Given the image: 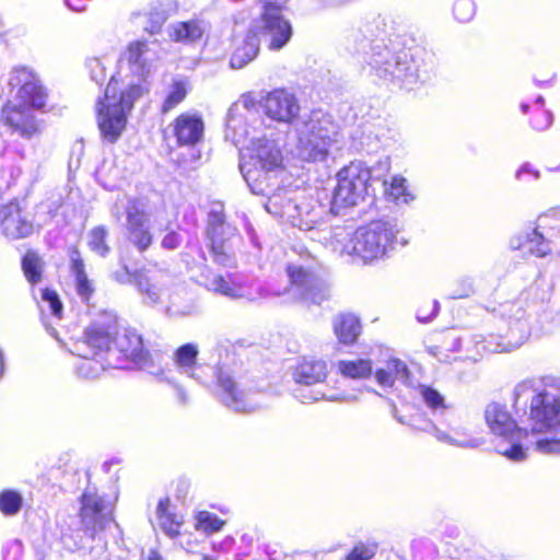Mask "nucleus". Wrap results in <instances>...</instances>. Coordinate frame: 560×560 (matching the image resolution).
I'll use <instances>...</instances> for the list:
<instances>
[{
  "label": "nucleus",
  "instance_id": "nucleus-1",
  "mask_svg": "<svg viewBox=\"0 0 560 560\" xmlns=\"http://www.w3.org/2000/svg\"><path fill=\"white\" fill-rule=\"evenodd\" d=\"M516 407L526 406L525 428H518L505 407L492 408V444L512 462L527 457L530 445L545 455H560V440L541 438L560 427V377H529L513 389Z\"/></svg>",
  "mask_w": 560,
  "mask_h": 560
},
{
  "label": "nucleus",
  "instance_id": "nucleus-2",
  "mask_svg": "<svg viewBox=\"0 0 560 560\" xmlns=\"http://www.w3.org/2000/svg\"><path fill=\"white\" fill-rule=\"evenodd\" d=\"M113 504L97 493L85 490L81 497L80 514L59 513L56 526L58 538L69 551H82L92 559L108 560L103 529L112 517Z\"/></svg>",
  "mask_w": 560,
  "mask_h": 560
},
{
  "label": "nucleus",
  "instance_id": "nucleus-3",
  "mask_svg": "<svg viewBox=\"0 0 560 560\" xmlns=\"http://www.w3.org/2000/svg\"><path fill=\"white\" fill-rule=\"evenodd\" d=\"M394 23L389 18L373 15L352 28L345 37L343 45L349 54L362 59L371 74H387L385 65L400 45L392 39Z\"/></svg>",
  "mask_w": 560,
  "mask_h": 560
},
{
  "label": "nucleus",
  "instance_id": "nucleus-4",
  "mask_svg": "<svg viewBox=\"0 0 560 560\" xmlns=\"http://www.w3.org/2000/svg\"><path fill=\"white\" fill-rule=\"evenodd\" d=\"M293 152L310 163L325 162L332 150H341V133L332 117L322 109L304 114L295 121Z\"/></svg>",
  "mask_w": 560,
  "mask_h": 560
},
{
  "label": "nucleus",
  "instance_id": "nucleus-5",
  "mask_svg": "<svg viewBox=\"0 0 560 560\" xmlns=\"http://www.w3.org/2000/svg\"><path fill=\"white\" fill-rule=\"evenodd\" d=\"M9 84L18 91L16 103L7 110V124L13 132L25 139H32L39 133V126L31 109L43 108L47 93L37 74L25 67L15 68L10 73Z\"/></svg>",
  "mask_w": 560,
  "mask_h": 560
},
{
  "label": "nucleus",
  "instance_id": "nucleus-6",
  "mask_svg": "<svg viewBox=\"0 0 560 560\" xmlns=\"http://www.w3.org/2000/svg\"><path fill=\"white\" fill-rule=\"evenodd\" d=\"M283 155L279 144L268 138L249 139L246 147L240 149V171L250 191L265 195L270 190V182H277L282 171Z\"/></svg>",
  "mask_w": 560,
  "mask_h": 560
},
{
  "label": "nucleus",
  "instance_id": "nucleus-7",
  "mask_svg": "<svg viewBox=\"0 0 560 560\" xmlns=\"http://www.w3.org/2000/svg\"><path fill=\"white\" fill-rule=\"evenodd\" d=\"M289 279L283 291L275 292L284 302L320 305L330 298V284L319 262L311 255L290 261L285 268Z\"/></svg>",
  "mask_w": 560,
  "mask_h": 560
},
{
  "label": "nucleus",
  "instance_id": "nucleus-8",
  "mask_svg": "<svg viewBox=\"0 0 560 560\" xmlns=\"http://www.w3.org/2000/svg\"><path fill=\"white\" fill-rule=\"evenodd\" d=\"M88 343L105 350L107 364L125 369L145 349L142 336L135 328H118L115 324L93 323L86 329Z\"/></svg>",
  "mask_w": 560,
  "mask_h": 560
},
{
  "label": "nucleus",
  "instance_id": "nucleus-9",
  "mask_svg": "<svg viewBox=\"0 0 560 560\" xmlns=\"http://www.w3.org/2000/svg\"><path fill=\"white\" fill-rule=\"evenodd\" d=\"M140 83L130 84L117 96V82L114 77L108 82L104 98L97 102V124L103 138L114 143L118 140L127 124V116L133 104L145 92Z\"/></svg>",
  "mask_w": 560,
  "mask_h": 560
},
{
  "label": "nucleus",
  "instance_id": "nucleus-10",
  "mask_svg": "<svg viewBox=\"0 0 560 560\" xmlns=\"http://www.w3.org/2000/svg\"><path fill=\"white\" fill-rule=\"evenodd\" d=\"M385 67L387 74L375 75L406 91L417 90L435 77V59L432 54L422 49L412 54L400 45Z\"/></svg>",
  "mask_w": 560,
  "mask_h": 560
},
{
  "label": "nucleus",
  "instance_id": "nucleus-11",
  "mask_svg": "<svg viewBox=\"0 0 560 560\" xmlns=\"http://www.w3.org/2000/svg\"><path fill=\"white\" fill-rule=\"evenodd\" d=\"M398 224L390 220H376L358 228L342 247V253L358 257L364 264L383 259L397 242Z\"/></svg>",
  "mask_w": 560,
  "mask_h": 560
},
{
  "label": "nucleus",
  "instance_id": "nucleus-12",
  "mask_svg": "<svg viewBox=\"0 0 560 560\" xmlns=\"http://www.w3.org/2000/svg\"><path fill=\"white\" fill-rule=\"evenodd\" d=\"M327 364L323 360H301L293 371L296 387L293 396L302 404H313L319 400L337 401L342 397L331 390H326L324 382L327 377Z\"/></svg>",
  "mask_w": 560,
  "mask_h": 560
},
{
  "label": "nucleus",
  "instance_id": "nucleus-13",
  "mask_svg": "<svg viewBox=\"0 0 560 560\" xmlns=\"http://www.w3.org/2000/svg\"><path fill=\"white\" fill-rule=\"evenodd\" d=\"M214 380L220 400L237 412H252L262 407V393L245 387L226 365L214 366Z\"/></svg>",
  "mask_w": 560,
  "mask_h": 560
},
{
  "label": "nucleus",
  "instance_id": "nucleus-14",
  "mask_svg": "<svg viewBox=\"0 0 560 560\" xmlns=\"http://www.w3.org/2000/svg\"><path fill=\"white\" fill-rule=\"evenodd\" d=\"M206 236L213 261L222 267H234L236 229L226 223L222 203L212 205L208 213Z\"/></svg>",
  "mask_w": 560,
  "mask_h": 560
},
{
  "label": "nucleus",
  "instance_id": "nucleus-15",
  "mask_svg": "<svg viewBox=\"0 0 560 560\" xmlns=\"http://www.w3.org/2000/svg\"><path fill=\"white\" fill-rule=\"evenodd\" d=\"M370 170L362 162H352L337 174V185L332 192L331 211L338 214L341 209L355 206L369 194Z\"/></svg>",
  "mask_w": 560,
  "mask_h": 560
},
{
  "label": "nucleus",
  "instance_id": "nucleus-16",
  "mask_svg": "<svg viewBox=\"0 0 560 560\" xmlns=\"http://www.w3.org/2000/svg\"><path fill=\"white\" fill-rule=\"evenodd\" d=\"M522 315L523 311L514 304L493 315L492 351L511 352L527 340L528 325Z\"/></svg>",
  "mask_w": 560,
  "mask_h": 560
},
{
  "label": "nucleus",
  "instance_id": "nucleus-17",
  "mask_svg": "<svg viewBox=\"0 0 560 560\" xmlns=\"http://www.w3.org/2000/svg\"><path fill=\"white\" fill-rule=\"evenodd\" d=\"M201 284L209 291L234 300L256 301L270 296L258 280L236 273L226 277L207 270L201 275Z\"/></svg>",
  "mask_w": 560,
  "mask_h": 560
},
{
  "label": "nucleus",
  "instance_id": "nucleus-18",
  "mask_svg": "<svg viewBox=\"0 0 560 560\" xmlns=\"http://www.w3.org/2000/svg\"><path fill=\"white\" fill-rule=\"evenodd\" d=\"M267 44L270 50H280L292 37V26L282 14V7L264 1L261 13L253 23L252 28Z\"/></svg>",
  "mask_w": 560,
  "mask_h": 560
},
{
  "label": "nucleus",
  "instance_id": "nucleus-19",
  "mask_svg": "<svg viewBox=\"0 0 560 560\" xmlns=\"http://www.w3.org/2000/svg\"><path fill=\"white\" fill-rule=\"evenodd\" d=\"M125 213L127 240L138 252H145L153 243V234L150 226L151 214L148 211L147 203L138 198H130L127 200Z\"/></svg>",
  "mask_w": 560,
  "mask_h": 560
},
{
  "label": "nucleus",
  "instance_id": "nucleus-20",
  "mask_svg": "<svg viewBox=\"0 0 560 560\" xmlns=\"http://www.w3.org/2000/svg\"><path fill=\"white\" fill-rule=\"evenodd\" d=\"M74 347L73 353L79 357L75 363V373L79 377L94 380L107 368H113L107 364L105 350H100L97 347H91L88 343L86 332L84 334V340L77 342Z\"/></svg>",
  "mask_w": 560,
  "mask_h": 560
},
{
  "label": "nucleus",
  "instance_id": "nucleus-21",
  "mask_svg": "<svg viewBox=\"0 0 560 560\" xmlns=\"http://www.w3.org/2000/svg\"><path fill=\"white\" fill-rule=\"evenodd\" d=\"M34 231L33 222L16 202L0 205V234L8 240L28 237Z\"/></svg>",
  "mask_w": 560,
  "mask_h": 560
},
{
  "label": "nucleus",
  "instance_id": "nucleus-22",
  "mask_svg": "<svg viewBox=\"0 0 560 560\" xmlns=\"http://www.w3.org/2000/svg\"><path fill=\"white\" fill-rule=\"evenodd\" d=\"M170 281V275L158 267L135 270V285L149 304H158Z\"/></svg>",
  "mask_w": 560,
  "mask_h": 560
},
{
  "label": "nucleus",
  "instance_id": "nucleus-23",
  "mask_svg": "<svg viewBox=\"0 0 560 560\" xmlns=\"http://www.w3.org/2000/svg\"><path fill=\"white\" fill-rule=\"evenodd\" d=\"M264 109L273 120L292 122L298 118L300 105L293 93L280 89L268 93L264 101Z\"/></svg>",
  "mask_w": 560,
  "mask_h": 560
},
{
  "label": "nucleus",
  "instance_id": "nucleus-24",
  "mask_svg": "<svg viewBox=\"0 0 560 560\" xmlns=\"http://www.w3.org/2000/svg\"><path fill=\"white\" fill-rule=\"evenodd\" d=\"M250 110L233 105L228 113L225 139L230 140L238 150L246 147V141L255 132V128L248 125Z\"/></svg>",
  "mask_w": 560,
  "mask_h": 560
},
{
  "label": "nucleus",
  "instance_id": "nucleus-25",
  "mask_svg": "<svg viewBox=\"0 0 560 560\" xmlns=\"http://www.w3.org/2000/svg\"><path fill=\"white\" fill-rule=\"evenodd\" d=\"M278 185V180L270 182V190L268 194L264 196L267 197V201L265 202V209L275 217H280L284 221L288 222L289 219H296L295 213L296 208L294 207L295 202V191L276 187Z\"/></svg>",
  "mask_w": 560,
  "mask_h": 560
},
{
  "label": "nucleus",
  "instance_id": "nucleus-26",
  "mask_svg": "<svg viewBox=\"0 0 560 560\" xmlns=\"http://www.w3.org/2000/svg\"><path fill=\"white\" fill-rule=\"evenodd\" d=\"M203 130V120L196 114H180L173 124V133L178 145L182 147H192L198 143L202 139Z\"/></svg>",
  "mask_w": 560,
  "mask_h": 560
},
{
  "label": "nucleus",
  "instance_id": "nucleus-27",
  "mask_svg": "<svg viewBox=\"0 0 560 560\" xmlns=\"http://www.w3.org/2000/svg\"><path fill=\"white\" fill-rule=\"evenodd\" d=\"M156 42L135 40L131 42L126 50V58L130 66L131 71L139 78H144L149 74L156 52L152 49L151 45Z\"/></svg>",
  "mask_w": 560,
  "mask_h": 560
},
{
  "label": "nucleus",
  "instance_id": "nucleus-28",
  "mask_svg": "<svg viewBox=\"0 0 560 560\" xmlns=\"http://www.w3.org/2000/svg\"><path fill=\"white\" fill-rule=\"evenodd\" d=\"M199 348L196 343L188 342L179 346L173 353L172 360L176 371L198 383L207 382L198 373L202 365L198 363Z\"/></svg>",
  "mask_w": 560,
  "mask_h": 560
},
{
  "label": "nucleus",
  "instance_id": "nucleus-29",
  "mask_svg": "<svg viewBox=\"0 0 560 560\" xmlns=\"http://www.w3.org/2000/svg\"><path fill=\"white\" fill-rule=\"evenodd\" d=\"M510 247L536 257H545L551 252L549 241L538 231V228L513 236L510 241Z\"/></svg>",
  "mask_w": 560,
  "mask_h": 560
},
{
  "label": "nucleus",
  "instance_id": "nucleus-30",
  "mask_svg": "<svg viewBox=\"0 0 560 560\" xmlns=\"http://www.w3.org/2000/svg\"><path fill=\"white\" fill-rule=\"evenodd\" d=\"M294 207L296 219H289L288 222L295 228L303 231L313 230L322 220L323 209L317 201L313 199L303 198L302 200L295 199Z\"/></svg>",
  "mask_w": 560,
  "mask_h": 560
},
{
  "label": "nucleus",
  "instance_id": "nucleus-31",
  "mask_svg": "<svg viewBox=\"0 0 560 560\" xmlns=\"http://www.w3.org/2000/svg\"><path fill=\"white\" fill-rule=\"evenodd\" d=\"M168 16L170 4L159 1L152 3L147 11L133 14V22L141 26L145 33L155 35L161 32Z\"/></svg>",
  "mask_w": 560,
  "mask_h": 560
},
{
  "label": "nucleus",
  "instance_id": "nucleus-32",
  "mask_svg": "<svg viewBox=\"0 0 560 560\" xmlns=\"http://www.w3.org/2000/svg\"><path fill=\"white\" fill-rule=\"evenodd\" d=\"M260 38L253 30H248L245 36L236 43L235 49L230 58V66L233 69H242L253 61L259 51Z\"/></svg>",
  "mask_w": 560,
  "mask_h": 560
},
{
  "label": "nucleus",
  "instance_id": "nucleus-33",
  "mask_svg": "<svg viewBox=\"0 0 560 560\" xmlns=\"http://www.w3.org/2000/svg\"><path fill=\"white\" fill-rule=\"evenodd\" d=\"M421 430L430 432L440 442L462 447V448H478L487 443L486 436H470L466 433L455 432V435H451L439 428L431 421L427 422Z\"/></svg>",
  "mask_w": 560,
  "mask_h": 560
},
{
  "label": "nucleus",
  "instance_id": "nucleus-34",
  "mask_svg": "<svg viewBox=\"0 0 560 560\" xmlns=\"http://www.w3.org/2000/svg\"><path fill=\"white\" fill-rule=\"evenodd\" d=\"M40 301L38 302V306L42 313V322L45 326L46 331L54 338L58 339V332L56 328L52 327L50 323H48L45 318V313L48 312L50 315L60 320L62 317V303L56 293V291L50 290L48 288L39 289Z\"/></svg>",
  "mask_w": 560,
  "mask_h": 560
},
{
  "label": "nucleus",
  "instance_id": "nucleus-35",
  "mask_svg": "<svg viewBox=\"0 0 560 560\" xmlns=\"http://www.w3.org/2000/svg\"><path fill=\"white\" fill-rule=\"evenodd\" d=\"M70 269L75 279V289L82 301L89 302L94 293V287L85 272L84 261L78 248L70 250Z\"/></svg>",
  "mask_w": 560,
  "mask_h": 560
},
{
  "label": "nucleus",
  "instance_id": "nucleus-36",
  "mask_svg": "<svg viewBox=\"0 0 560 560\" xmlns=\"http://www.w3.org/2000/svg\"><path fill=\"white\" fill-rule=\"evenodd\" d=\"M410 371L407 364L399 359H390L385 369H378L375 372V380L382 387H392L395 381L408 384Z\"/></svg>",
  "mask_w": 560,
  "mask_h": 560
},
{
  "label": "nucleus",
  "instance_id": "nucleus-37",
  "mask_svg": "<svg viewBox=\"0 0 560 560\" xmlns=\"http://www.w3.org/2000/svg\"><path fill=\"white\" fill-rule=\"evenodd\" d=\"M206 24L200 20L176 22L170 26V37L178 43L192 44L201 39Z\"/></svg>",
  "mask_w": 560,
  "mask_h": 560
},
{
  "label": "nucleus",
  "instance_id": "nucleus-38",
  "mask_svg": "<svg viewBox=\"0 0 560 560\" xmlns=\"http://www.w3.org/2000/svg\"><path fill=\"white\" fill-rule=\"evenodd\" d=\"M334 330L341 343L352 345L361 332V324L353 314H340L334 319Z\"/></svg>",
  "mask_w": 560,
  "mask_h": 560
},
{
  "label": "nucleus",
  "instance_id": "nucleus-39",
  "mask_svg": "<svg viewBox=\"0 0 560 560\" xmlns=\"http://www.w3.org/2000/svg\"><path fill=\"white\" fill-rule=\"evenodd\" d=\"M162 354L158 351L151 352L147 348L137 357L132 365L145 371L158 381L164 382L170 376V371L162 365Z\"/></svg>",
  "mask_w": 560,
  "mask_h": 560
},
{
  "label": "nucleus",
  "instance_id": "nucleus-40",
  "mask_svg": "<svg viewBox=\"0 0 560 560\" xmlns=\"http://www.w3.org/2000/svg\"><path fill=\"white\" fill-rule=\"evenodd\" d=\"M45 262L43 258L34 250H27L22 257V270L32 285V295L37 301L38 296L35 291V285L43 279Z\"/></svg>",
  "mask_w": 560,
  "mask_h": 560
},
{
  "label": "nucleus",
  "instance_id": "nucleus-41",
  "mask_svg": "<svg viewBox=\"0 0 560 560\" xmlns=\"http://www.w3.org/2000/svg\"><path fill=\"white\" fill-rule=\"evenodd\" d=\"M171 501L168 498L160 499L156 506V517L161 529L170 537H176L179 534V527L183 523L180 515L170 510Z\"/></svg>",
  "mask_w": 560,
  "mask_h": 560
},
{
  "label": "nucleus",
  "instance_id": "nucleus-42",
  "mask_svg": "<svg viewBox=\"0 0 560 560\" xmlns=\"http://www.w3.org/2000/svg\"><path fill=\"white\" fill-rule=\"evenodd\" d=\"M338 370L342 376L358 380L365 378L372 374L373 366L371 360H342L338 363Z\"/></svg>",
  "mask_w": 560,
  "mask_h": 560
},
{
  "label": "nucleus",
  "instance_id": "nucleus-43",
  "mask_svg": "<svg viewBox=\"0 0 560 560\" xmlns=\"http://www.w3.org/2000/svg\"><path fill=\"white\" fill-rule=\"evenodd\" d=\"M107 236L108 231L104 225L95 226L88 234L89 248L96 255L106 257L110 252V247L106 242Z\"/></svg>",
  "mask_w": 560,
  "mask_h": 560
},
{
  "label": "nucleus",
  "instance_id": "nucleus-44",
  "mask_svg": "<svg viewBox=\"0 0 560 560\" xmlns=\"http://www.w3.org/2000/svg\"><path fill=\"white\" fill-rule=\"evenodd\" d=\"M23 505V497L20 492L5 489L0 492V512L5 516L16 515Z\"/></svg>",
  "mask_w": 560,
  "mask_h": 560
},
{
  "label": "nucleus",
  "instance_id": "nucleus-45",
  "mask_svg": "<svg viewBox=\"0 0 560 560\" xmlns=\"http://www.w3.org/2000/svg\"><path fill=\"white\" fill-rule=\"evenodd\" d=\"M411 550L413 560H436L439 555L435 544L424 537L415 539Z\"/></svg>",
  "mask_w": 560,
  "mask_h": 560
},
{
  "label": "nucleus",
  "instance_id": "nucleus-46",
  "mask_svg": "<svg viewBox=\"0 0 560 560\" xmlns=\"http://www.w3.org/2000/svg\"><path fill=\"white\" fill-rule=\"evenodd\" d=\"M196 528L206 534L219 532L224 525V522L218 515L208 511H200L196 516Z\"/></svg>",
  "mask_w": 560,
  "mask_h": 560
},
{
  "label": "nucleus",
  "instance_id": "nucleus-47",
  "mask_svg": "<svg viewBox=\"0 0 560 560\" xmlns=\"http://www.w3.org/2000/svg\"><path fill=\"white\" fill-rule=\"evenodd\" d=\"M419 394L424 401V404L430 408L432 411H439L446 409V405L444 401V397L434 388L427 386V385H420L419 386Z\"/></svg>",
  "mask_w": 560,
  "mask_h": 560
},
{
  "label": "nucleus",
  "instance_id": "nucleus-48",
  "mask_svg": "<svg viewBox=\"0 0 560 560\" xmlns=\"http://www.w3.org/2000/svg\"><path fill=\"white\" fill-rule=\"evenodd\" d=\"M186 95L187 90L185 84L180 81L174 82L162 105V112L167 113L172 110L174 107H176L179 103L184 101Z\"/></svg>",
  "mask_w": 560,
  "mask_h": 560
},
{
  "label": "nucleus",
  "instance_id": "nucleus-49",
  "mask_svg": "<svg viewBox=\"0 0 560 560\" xmlns=\"http://www.w3.org/2000/svg\"><path fill=\"white\" fill-rule=\"evenodd\" d=\"M385 187V192L393 197L396 201L408 202L410 199V195L407 192L406 179L402 177H393L389 186H387V182L383 183Z\"/></svg>",
  "mask_w": 560,
  "mask_h": 560
},
{
  "label": "nucleus",
  "instance_id": "nucleus-50",
  "mask_svg": "<svg viewBox=\"0 0 560 560\" xmlns=\"http://www.w3.org/2000/svg\"><path fill=\"white\" fill-rule=\"evenodd\" d=\"M453 14L458 22L467 23L476 14V4L472 0H456L453 5Z\"/></svg>",
  "mask_w": 560,
  "mask_h": 560
},
{
  "label": "nucleus",
  "instance_id": "nucleus-51",
  "mask_svg": "<svg viewBox=\"0 0 560 560\" xmlns=\"http://www.w3.org/2000/svg\"><path fill=\"white\" fill-rule=\"evenodd\" d=\"M376 542L357 544L345 560H371L377 551Z\"/></svg>",
  "mask_w": 560,
  "mask_h": 560
},
{
  "label": "nucleus",
  "instance_id": "nucleus-52",
  "mask_svg": "<svg viewBox=\"0 0 560 560\" xmlns=\"http://www.w3.org/2000/svg\"><path fill=\"white\" fill-rule=\"evenodd\" d=\"M166 313L170 317H189L198 314V307L192 301L184 304L172 301L166 308Z\"/></svg>",
  "mask_w": 560,
  "mask_h": 560
},
{
  "label": "nucleus",
  "instance_id": "nucleus-53",
  "mask_svg": "<svg viewBox=\"0 0 560 560\" xmlns=\"http://www.w3.org/2000/svg\"><path fill=\"white\" fill-rule=\"evenodd\" d=\"M164 382L171 385L173 389V398L177 406L186 407L190 402V395L188 390L174 377L168 376Z\"/></svg>",
  "mask_w": 560,
  "mask_h": 560
},
{
  "label": "nucleus",
  "instance_id": "nucleus-54",
  "mask_svg": "<svg viewBox=\"0 0 560 560\" xmlns=\"http://www.w3.org/2000/svg\"><path fill=\"white\" fill-rule=\"evenodd\" d=\"M350 149L357 152H370L373 150L372 138L370 136H365L363 130L357 129L352 133V143Z\"/></svg>",
  "mask_w": 560,
  "mask_h": 560
},
{
  "label": "nucleus",
  "instance_id": "nucleus-55",
  "mask_svg": "<svg viewBox=\"0 0 560 560\" xmlns=\"http://www.w3.org/2000/svg\"><path fill=\"white\" fill-rule=\"evenodd\" d=\"M91 79L102 85L106 79L105 67L98 58H91L86 62Z\"/></svg>",
  "mask_w": 560,
  "mask_h": 560
},
{
  "label": "nucleus",
  "instance_id": "nucleus-56",
  "mask_svg": "<svg viewBox=\"0 0 560 560\" xmlns=\"http://www.w3.org/2000/svg\"><path fill=\"white\" fill-rule=\"evenodd\" d=\"M440 310V304L436 300L428 303V305H422L417 311V319L421 323H428L433 319Z\"/></svg>",
  "mask_w": 560,
  "mask_h": 560
},
{
  "label": "nucleus",
  "instance_id": "nucleus-57",
  "mask_svg": "<svg viewBox=\"0 0 560 560\" xmlns=\"http://www.w3.org/2000/svg\"><path fill=\"white\" fill-rule=\"evenodd\" d=\"M23 546L20 540H12L3 548V560H22Z\"/></svg>",
  "mask_w": 560,
  "mask_h": 560
},
{
  "label": "nucleus",
  "instance_id": "nucleus-58",
  "mask_svg": "<svg viewBox=\"0 0 560 560\" xmlns=\"http://www.w3.org/2000/svg\"><path fill=\"white\" fill-rule=\"evenodd\" d=\"M112 278L120 284H135V271L130 272L126 265L121 269L114 271Z\"/></svg>",
  "mask_w": 560,
  "mask_h": 560
},
{
  "label": "nucleus",
  "instance_id": "nucleus-59",
  "mask_svg": "<svg viewBox=\"0 0 560 560\" xmlns=\"http://www.w3.org/2000/svg\"><path fill=\"white\" fill-rule=\"evenodd\" d=\"M182 242V236L177 232L171 231L163 237L161 246L164 249L174 250L180 246Z\"/></svg>",
  "mask_w": 560,
  "mask_h": 560
},
{
  "label": "nucleus",
  "instance_id": "nucleus-60",
  "mask_svg": "<svg viewBox=\"0 0 560 560\" xmlns=\"http://www.w3.org/2000/svg\"><path fill=\"white\" fill-rule=\"evenodd\" d=\"M552 122V115L549 112L544 110L541 113V118L533 121V127L537 130L547 129Z\"/></svg>",
  "mask_w": 560,
  "mask_h": 560
},
{
  "label": "nucleus",
  "instance_id": "nucleus-61",
  "mask_svg": "<svg viewBox=\"0 0 560 560\" xmlns=\"http://www.w3.org/2000/svg\"><path fill=\"white\" fill-rule=\"evenodd\" d=\"M533 174L534 178L537 179L539 177V173L538 171H534L532 170L530 165L529 164H524L516 173V177L518 179H523V176L525 174Z\"/></svg>",
  "mask_w": 560,
  "mask_h": 560
},
{
  "label": "nucleus",
  "instance_id": "nucleus-62",
  "mask_svg": "<svg viewBox=\"0 0 560 560\" xmlns=\"http://www.w3.org/2000/svg\"><path fill=\"white\" fill-rule=\"evenodd\" d=\"M63 2L73 11H81L84 9V5L82 4L83 0H63Z\"/></svg>",
  "mask_w": 560,
  "mask_h": 560
},
{
  "label": "nucleus",
  "instance_id": "nucleus-63",
  "mask_svg": "<svg viewBox=\"0 0 560 560\" xmlns=\"http://www.w3.org/2000/svg\"><path fill=\"white\" fill-rule=\"evenodd\" d=\"M247 234H248V237H249L250 243L253 244V246L259 247L257 235L255 234L254 229L252 226L247 228Z\"/></svg>",
  "mask_w": 560,
  "mask_h": 560
},
{
  "label": "nucleus",
  "instance_id": "nucleus-64",
  "mask_svg": "<svg viewBox=\"0 0 560 560\" xmlns=\"http://www.w3.org/2000/svg\"><path fill=\"white\" fill-rule=\"evenodd\" d=\"M148 560H163L158 551L151 550Z\"/></svg>",
  "mask_w": 560,
  "mask_h": 560
}]
</instances>
